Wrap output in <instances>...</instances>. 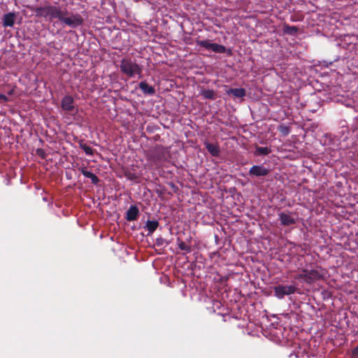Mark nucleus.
Returning <instances> with one entry per match:
<instances>
[{"label":"nucleus","mask_w":358,"mask_h":358,"mask_svg":"<svg viewBox=\"0 0 358 358\" xmlns=\"http://www.w3.org/2000/svg\"><path fill=\"white\" fill-rule=\"evenodd\" d=\"M177 241H178V248L181 250L185 251L186 253L191 252L192 248H191L190 245L186 244L184 241H182V240H180V238H178Z\"/></svg>","instance_id":"obj_23"},{"label":"nucleus","mask_w":358,"mask_h":358,"mask_svg":"<svg viewBox=\"0 0 358 358\" xmlns=\"http://www.w3.org/2000/svg\"><path fill=\"white\" fill-rule=\"evenodd\" d=\"M45 141L48 143L47 146L48 148L52 151L57 152L61 147V142L57 141L55 136H45Z\"/></svg>","instance_id":"obj_9"},{"label":"nucleus","mask_w":358,"mask_h":358,"mask_svg":"<svg viewBox=\"0 0 358 358\" xmlns=\"http://www.w3.org/2000/svg\"><path fill=\"white\" fill-rule=\"evenodd\" d=\"M12 93H13L12 90L8 92L9 94H12Z\"/></svg>","instance_id":"obj_32"},{"label":"nucleus","mask_w":358,"mask_h":358,"mask_svg":"<svg viewBox=\"0 0 358 358\" xmlns=\"http://www.w3.org/2000/svg\"><path fill=\"white\" fill-rule=\"evenodd\" d=\"M168 150L163 146H156L154 152V157L156 161H161L166 158Z\"/></svg>","instance_id":"obj_12"},{"label":"nucleus","mask_w":358,"mask_h":358,"mask_svg":"<svg viewBox=\"0 0 358 358\" xmlns=\"http://www.w3.org/2000/svg\"><path fill=\"white\" fill-rule=\"evenodd\" d=\"M307 272V278H306V283L312 284L317 280H322L324 278V273L322 268H319L317 269H306Z\"/></svg>","instance_id":"obj_7"},{"label":"nucleus","mask_w":358,"mask_h":358,"mask_svg":"<svg viewBox=\"0 0 358 358\" xmlns=\"http://www.w3.org/2000/svg\"><path fill=\"white\" fill-rule=\"evenodd\" d=\"M271 152V149L268 147H260L255 145L254 155L257 157L266 156Z\"/></svg>","instance_id":"obj_17"},{"label":"nucleus","mask_w":358,"mask_h":358,"mask_svg":"<svg viewBox=\"0 0 358 358\" xmlns=\"http://www.w3.org/2000/svg\"><path fill=\"white\" fill-rule=\"evenodd\" d=\"M299 29L295 26H290L285 24L283 26V31L285 34L288 35H295L298 32Z\"/></svg>","instance_id":"obj_21"},{"label":"nucleus","mask_w":358,"mask_h":358,"mask_svg":"<svg viewBox=\"0 0 358 358\" xmlns=\"http://www.w3.org/2000/svg\"><path fill=\"white\" fill-rule=\"evenodd\" d=\"M36 155L40 157L41 159H44L46 158V154L43 149L42 148H38L36 150Z\"/></svg>","instance_id":"obj_27"},{"label":"nucleus","mask_w":358,"mask_h":358,"mask_svg":"<svg viewBox=\"0 0 358 358\" xmlns=\"http://www.w3.org/2000/svg\"><path fill=\"white\" fill-rule=\"evenodd\" d=\"M80 148L84 150V152H85V154L87 155H90V156L93 155L94 150L91 147L88 146L85 143H82L80 144Z\"/></svg>","instance_id":"obj_24"},{"label":"nucleus","mask_w":358,"mask_h":358,"mask_svg":"<svg viewBox=\"0 0 358 358\" xmlns=\"http://www.w3.org/2000/svg\"><path fill=\"white\" fill-rule=\"evenodd\" d=\"M229 93L238 98H242L245 96V90L243 88H232L230 89Z\"/></svg>","instance_id":"obj_22"},{"label":"nucleus","mask_w":358,"mask_h":358,"mask_svg":"<svg viewBox=\"0 0 358 358\" xmlns=\"http://www.w3.org/2000/svg\"><path fill=\"white\" fill-rule=\"evenodd\" d=\"M200 94L205 99L215 100L217 98V94L213 90L203 89Z\"/></svg>","instance_id":"obj_18"},{"label":"nucleus","mask_w":358,"mask_h":358,"mask_svg":"<svg viewBox=\"0 0 358 358\" xmlns=\"http://www.w3.org/2000/svg\"><path fill=\"white\" fill-rule=\"evenodd\" d=\"M159 137V136H157V137L155 138V141H157Z\"/></svg>","instance_id":"obj_31"},{"label":"nucleus","mask_w":358,"mask_h":358,"mask_svg":"<svg viewBox=\"0 0 358 358\" xmlns=\"http://www.w3.org/2000/svg\"><path fill=\"white\" fill-rule=\"evenodd\" d=\"M16 14L14 12H10L4 14L2 17V24L5 27H12L15 24Z\"/></svg>","instance_id":"obj_11"},{"label":"nucleus","mask_w":358,"mask_h":358,"mask_svg":"<svg viewBox=\"0 0 358 358\" xmlns=\"http://www.w3.org/2000/svg\"><path fill=\"white\" fill-rule=\"evenodd\" d=\"M279 220L281 224L283 226H289L294 224L296 222V220L293 217L291 214L285 213L284 212L279 214Z\"/></svg>","instance_id":"obj_10"},{"label":"nucleus","mask_w":358,"mask_h":358,"mask_svg":"<svg viewBox=\"0 0 358 358\" xmlns=\"http://www.w3.org/2000/svg\"><path fill=\"white\" fill-rule=\"evenodd\" d=\"M36 16L49 17L50 20L58 19L62 11L59 6L47 5L45 6L36 7L34 9Z\"/></svg>","instance_id":"obj_4"},{"label":"nucleus","mask_w":358,"mask_h":358,"mask_svg":"<svg viewBox=\"0 0 358 358\" xmlns=\"http://www.w3.org/2000/svg\"><path fill=\"white\" fill-rule=\"evenodd\" d=\"M297 287L294 285H278L273 288L274 295L279 299H282L285 296L291 295L297 292Z\"/></svg>","instance_id":"obj_5"},{"label":"nucleus","mask_w":358,"mask_h":358,"mask_svg":"<svg viewBox=\"0 0 358 358\" xmlns=\"http://www.w3.org/2000/svg\"><path fill=\"white\" fill-rule=\"evenodd\" d=\"M357 157H358V152H357Z\"/></svg>","instance_id":"obj_33"},{"label":"nucleus","mask_w":358,"mask_h":358,"mask_svg":"<svg viewBox=\"0 0 358 358\" xmlns=\"http://www.w3.org/2000/svg\"><path fill=\"white\" fill-rule=\"evenodd\" d=\"M205 147L213 157H217L220 153V147L217 144L205 142Z\"/></svg>","instance_id":"obj_14"},{"label":"nucleus","mask_w":358,"mask_h":358,"mask_svg":"<svg viewBox=\"0 0 358 358\" xmlns=\"http://www.w3.org/2000/svg\"><path fill=\"white\" fill-rule=\"evenodd\" d=\"M80 172L85 177L90 178L92 183L94 185H97L100 181L99 178L95 174L88 171L86 168H81Z\"/></svg>","instance_id":"obj_16"},{"label":"nucleus","mask_w":358,"mask_h":358,"mask_svg":"<svg viewBox=\"0 0 358 358\" xmlns=\"http://www.w3.org/2000/svg\"><path fill=\"white\" fill-rule=\"evenodd\" d=\"M139 215V210L136 206H131L127 211L126 220L127 221L136 220Z\"/></svg>","instance_id":"obj_13"},{"label":"nucleus","mask_w":358,"mask_h":358,"mask_svg":"<svg viewBox=\"0 0 358 358\" xmlns=\"http://www.w3.org/2000/svg\"><path fill=\"white\" fill-rule=\"evenodd\" d=\"M355 352L356 354H358V345L356 347V348L355 349Z\"/></svg>","instance_id":"obj_30"},{"label":"nucleus","mask_w":358,"mask_h":358,"mask_svg":"<svg viewBox=\"0 0 358 358\" xmlns=\"http://www.w3.org/2000/svg\"><path fill=\"white\" fill-rule=\"evenodd\" d=\"M120 71L128 78L142 77L143 66L131 58H123L120 64Z\"/></svg>","instance_id":"obj_1"},{"label":"nucleus","mask_w":358,"mask_h":358,"mask_svg":"<svg viewBox=\"0 0 358 358\" xmlns=\"http://www.w3.org/2000/svg\"><path fill=\"white\" fill-rule=\"evenodd\" d=\"M306 278H307V272L306 269H303L302 272L301 273H299L294 276L295 280H303L305 282H306Z\"/></svg>","instance_id":"obj_25"},{"label":"nucleus","mask_w":358,"mask_h":358,"mask_svg":"<svg viewBox=\"0 0 358 358\" xmlns=\"http://www.w3.org/2000/svg\"><path fill=\"white\" fill-rule=\"evenodd\" d=\"M138 86L145 94L153 95L155 94V89L152 86L149 85L145 81H141Z\"/></svg>","instance_id":"obj_15"},{"label":"nucleus","mask_w":358,"mask_h":358,"mask_svg":"<svg viewBox=\"0 0 358 358\" xmlns=\"http://www.w3.org/2000/svg\"><path fill=\"white\" fill-rule=\"evenodd\" d=\"M61 108L64 116L67 119H76L78 109L76 106L73 98L70 95L64 96L61 101Z\"/></svg>","instance_id":"obj_2"},{"label":"nucleus","mask_w":358,"mask_h":358,"mask_svg":"<svg viewBox=\"0 0 358 358\" xmlns=\"http://www.w3.org/2000/svg\"><path fill=\"white\" fill-rule=\"evenodd\" d=\"M159 227V222L157 220H148L146 222V229L148 234H152Z\"/></svg>","instance_id":"obj_20"},{"label":"nucleus","mask_w":358,"mask_h":358,"mask_svg":"<svg viewBox=\"0 0 358 358\" xmlns=\"http://www.w3.org/2000/svg\"><path fill=\"white\" fill-rule=\"evenodd\" d=\"M269 170L262 165H254L249 170L250 176H266L268 174Z\"/></svg>","instance_id":"obj_8"},{"label":"nucleus","mask_w":358,"mask_h":358,"mask_svg":"<svg viewBox=\"0 0 358 358\" xmlns=\"http://www.w3.org/2000/svg\"><path fill=\"white\" fill-rule=\"evenodd\" d=\"M278 131L282 134H288L290 132V129L289 127L285 124H280L278 126Z\"/></svg>","instance_id":"obj_26"},{"label":"nucleus","mask_w":358,"mask_h":358,"mask_svg":"<svg viewBox=\"0 0 358 358\" xmlns=\"http://www.w3.org/2000/svg\"><path fill=\"white\" fill-rule=\"evenodd\" d=\"M8 101V98L4 95L1 94H0V103L7 102Z\"/></svg>","instance_id":"obj_29"},{"label":"nucleus","mask_w":358,"mask_h":358,"mask_svg":"<svg viewBox=\"0 0 358 358\" xmlns=\"http://www.w3.org/2000/svg\"><path fill=\"white\" fill-rule=\"evenodd\" d=\"M196 43L197 45L205 48L207 50H211L214 52L224 53L227 51V49L225 46L218 43H210L208 40H198L196 41Z\"/></svg>","instance_id":"obj_6"},{"label":"nucleus","mask_w":358,"mask_h":358,"mask_svg":"<svg viewBox=\"0 0 358 358\" xmlns=\"http://www.w3.org/2000/svg\"><path fill=\"white\" fill-rule=\"evenodd\" d=\"M125 176L127 178V179H129L131 181H135L138 178V176L135 173L129 172V171L125 173Z\"/></svg>","instance_id":"obj_28"},{"label":"nucleus","mask_w":358,"mask_h":358,"mask_svg":"<svg viewBox=\"0 0 358 358\" xmlns=\"http://www.w3.org/2000/svg\"><path fill=\"white\" fill-rule=\"evenodd\" d=\"M68 10L66 8L64 10L62 9L58 20L62 23L71 28H76L83 24L84 20L80 14H71L69 16H68Z\"/></svg>","instance_id":"obj_3"},{"label":"nucleus","mask_w":358,"mask_h":358,"mask_svg":"<svg viewBox=\"0 0 358 358\" xmlns=\"http://www.w3.org/2000/svg\"><path fill=\"white\" fill-rule=\"evenodd\" d=\"M303 130L306 133H319L320 129L317 125L315 124L314 123L308 122L304 124Z\"/></svg>","instance_id":"obj_19"}]
</instances>
